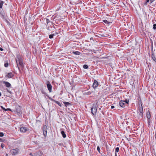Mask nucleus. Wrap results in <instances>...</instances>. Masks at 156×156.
<instances>
[{
  "label": "nucleus",
  "instance_id": "f257e3e1",
  "mask_svg": "<svg viewBox=\"0 0 156 156\" xmlns=\"http://www.w3.org/2000/svg\"><path fill=\"white\" fill-rule=\"evenodd\" d=\"M17 65L18 68L19 66L22 67L23 66V60L20 55L17 56V59L16 60Z\"/></svg>",
  "mask_w": 156,
  "mask_h": 156
},
{
  "label": "nucleus",
  "instance_id": "f03ea898",
  "mask_svg": "<svg viewBox=\"0 0 156 156\" xmlns=\"http://www.w3.org/2000/svg\"><path fill=\"white\" fill-rule=\"evenodd\" d=\"M97 108V104L93 105V107L91 108V112L93 115L96 114Z\"/></svg>",
  "mask_w": 156,
  "mask_h": 156
},
{
  "label": "nucleus",
  "instance_id": "7ed1b4c3",
  "mask_svg": "<svg viewBox=\"0 0 156 156\" xmlns=\"http://www.w3.org/2000/svg\"><path fill=\"white\" fill-rule=\"evenodd\" d=\"M10 152L13 155H16L18 153L19 149L18 148H15L12 149L10 150Z\"/></svg>",
  "mask_w": 156,
  "mask_h": 156
},
{
  "label": "nucleus",
  "instance_id": "20e7f679",
  "mask_svg": "<svg viewBox=\"0 0 156 156\" xmlns=\"http://www.w3.org/2000/svg\"><path fill=\"white\" fill-rule=\"evenodd\" d=\"M46 84L49 91L50 92H51L52 90V86L51 85L49 81H48L46 82Z\"/></svg>",
  "mask_w": 156,
  "mask_h": 156
},
{
  "label": "nucleus",
  "instance_id": "39448f33",
  "mask_svg": "<svg viewBox=\"0 0 156 156\" xmlns=\"http://www.w3.org/2000/svg\"><path fill=\"white\" fill-rule=\"evenodd\" d=\"M47 127L46 126L44 125L43 127V132L44 136H46L47 134Z\"/></svg>",
  "mask_w": 156,
  "mask_h": 156
},
{
  "label": "nucleus",
  "instance_id": "423d86ee",
  "mask_svg": "<svg viewBox=\"0 0 156 156\" xmlns=\"http://www.w3.org/2000/svg\"><path fill=\"white\" fill-rule=\"evenodd\" d=\"M27 130V128L25 127H22L20 128V131L21 132L25 133Z\"/></svg>",
  "mask_w": 156,
  "mask_h": 156
},
{
  "label": "nucleus",
  "instance_id": "0eeeda50",
  "mask_svg": "<svg viewBox=\"0 0 156 156\" xmlns=\"http://www.w3.org/2000/svg\"><path fill=\"white\" fill-rule=\"evenodd\" d=\"M147 119L148 120V123H149L150 122V119L151 118V114L150 112H148L147 113Z\"/></svg>",
  "mask_w": 156,
  "mask_h": 156
},
{
  "label": "nucleus",
  "instance_id": "6e6552de",
  "mask_svg": "<svg viewBox=\"0 0 156 156\" xmlns=\"http://www.w3.org/2000/svg\"><path fill=\"white\" fill-rule=\"evenodd\" d=\"M13 76V74L12 73H9L5 76V77L8 78H11Z\"/></svg>",
  "mask_w": 156,
  "mask_h": 156
},
{
  "label": "nucleus",
  "instance_id": "1a4fd4ad",
  "mask_svg": "<svg viewBox=\"0 0 156 156\" xmlns=\"http://www.w3.org/2000/svg\"><path fill=\"white\" fill-rule=\"evenodd\" d=\"M98 82L96 80H95L93 84V87L95 89L98 86Z\"/></svg>",
  "mask_w": 156,
  "mask_h": 156
},
{
  "label": "nucleus",
  "instance_id": "9d476101",
  "mask_svg": "<svg viewBox=\"0 0 156 156\" xmlns=\"http://www.w3.org/2000/svg\"><path fill=\"white\" fill-rule=\"evenodd\" d=\"M125 101H121L119 103L120 106L122 107H125Z\"/></svg>",
  "mask_w": 156,
  "mask_h": 156
},
{
  "label": "nucleus",
  "instance_id": "9b49d317",
  "mask_svg": "<svg viewBox=\"0 0 156 156\" xmlns=\"http://www.w3.org/2000/svg\"><path fill=\"white\" fill-rule=\"evenodd\" d=\"M138 111L140 113V115H141L143 111V108L142 106H141V107L140 106L139 107Z\"/></svg>",
  "mask_w": 156,
  "mask_h": 156
},
{
  "label": "nucleus",
  "instance_id": "f8f14e48",
  "mask_svg": "<svg viewBox=\"0 0 156 156\" xmlns=\"http://www.w3.org/2000/svg\"><path fill=\"white\" fill-rule=\"evenodd\" d=\"M3 83L5 84V86L7 87H9L11 86V84L9 83L8 82L4 81L3 82Z\"/></svg>",
  "mask_w": 156,
  "mask_h": 156
},
{
  "label": "nucleus",
  "instance_id": "ddd939ff",
  "mask_svg": "<svg viewBox=\"0 0 156 156\" xmlns=\"http://www.w3.org/2000/svg\"><path fill=\"white\" fill-rule=\"evenodd\" d=\"M72 53L76 55H79L80 54V52L78 51H73Z\"/></svg>",
  "mask_w": 156,
  "mask_h": 156
},
{
  "label": "nucleus",
  "instance_id": "4468645a",
  "mask_svg": "<svg viewBox=\"0 0 156 156\" xmlns=\"http://www.w3.org/2000/svg\"><path fill=\"white\" fill-rule=\"evenodd\" d=\"M61 133L64 138L66 137V134H65V132L63 131H62L61 132Z\"/></svg>",
  "mask_w": 156,
  "mask_h": 156
},
{
  "label": "nucleus",
  "instance_id": "2eb2a0df",
  "mask_svg": "<svg viewBox=\"0 0 156 156\" xmlns=\"http://www.w3.org/2000/svg\"><path fill=\"white\" fill-rule=\"evenodd\" d=\"M4 3V2L3 1L0 0V8H2V7L3 4Z\"/></svg>",
  "mask_w": 156,
  "mask_h": 156
},
{
  "label": "nucleus",
  "instance_id": "dca6fc26",
  "mask_svg": "<svg viewBox=\"0 0 156 156\" xmlns=\"http://www.w3.org/2000/svg\"><path fill=\"white\" fill-rule=\"evenodd\" d=\"M88 66L87 65H84L83 66V68L84 69H87L88 68Z\"/></svg>",
  "mask_w": 156,
  "mask_h": 156
},
{
  "label": "nucleus",
  "instance_id": "f3484780",
  "mask_svg": "<svg viewBox=\"0 0 156 156\" xmlns=\"http://www.w3.org/2000/svg\"><path fill=\"white\" fill-rule=\"evenodd\" d=\"M54 34H50L49 36V37L51 39L53 38V36H55Z\"/></svg>",
  "mask_w": 156,
  "mask_h": 156
},
{
  "label": "nucleus",
  "instance_id": "a211bd4d",
  "mask_svg": "<svg viewBox=\"0 0 156 156\" xmlns=\"http://www.w3.org/2000/svg\"><path fill=\"white\" fill-rule=\"evenodd\" d=\"M46 22L47 24L51 22V20L48 18H46Z\"/></svg>",
  "mask_w": 156,
  "mask_h": 156
},
{
  "label": "nucleus",
  "instance_id": "6ab92c4d",
  "mask_svg": "<svg viewBox=\"0 0 156 156\" xmlns=\"http://www.w3.org/2000/svg\"><path fill=\"white\" fill-rule=\"evenodd\" d=\"M103 21L106 24H108L110 23L109 22L108 20H103Z\"/></svg>",
  "mask_w": 156,
  "mask_h": 156
},
{
  "label": "nucleus",
  "instance_id": "aec40b11",
  "mask_svg": "<svg viewBox=\"0 0 156 156\" xmlns=\"http://www.w3.org/2000/svg\"><path fill=\"white\" fill-rule=\"evenodd\" d=\"M152 57L153 59V60L155 62H156V58L155 57L152 55Z\"/></svg>",
  "mask_w": 156,
  "mask_h": 156
},
{
  "label": "nucleus",
  "instance_id": "412c9836",
  "mask_svg": "<svg viewBox=\"0 0 156 156\" xmlns=\"http://www.w3.org/2000/svg\"><path fill=\"white\" fill-rule=\"evenodd\" d=\"M64 104L65 105V106H67V105H69V103L68 102H64Z\"/></svg>",
  "mask_w": 156,
  "mask_h": 156
},
{
  "label": "nucleus",
  "instance_id": "4be33fe9",
  "mask_svg": "<svg viewBox=\"0 0 156 156\" xmlns=\"http://www.w3.org/2000/svg\"><path fill=\"white\" fill-rule=\"evenodd\" d=\"M9 64L8 62L5 63L4 65V66L5 67H7L8 66Z\"/></svg>",
  "mask_w": 156,
  "mask_h": 156
},
{
  "label": "nucleus",
  "instance_id": "5701e85b",
  "mask_svg": "<svg viewBox=\"0 0 156 156\" xmlns=\"http://www.w3.org/2000/svg\"><path fill=\"white\" fill-rule=\"evenodd\" d=\"M56 103L59 106L61 107L62 106L61 104L58 101H56Z\"/></svg>",
  "mask_w": 156,
  "mask_h": 156
},
{
  "label": "nucleus",
  "instance_id": "b1692460",
  "mask_svg": "<svg viewBox=\"0 0 156 156\" xmlns=\"http://www.w3.org/2000/svg\"><path fill=\"white\" fill-rule=\"evenodd\" d=\"M119 151V148L118 147H116L115 149V152H118Z\"/></svg>",
  "mask_w": 156,
  "mask_h": 156
},
{
  "label": "nucleus",
  "instance_id": "393cba45",
  "mask_svg": "<svg viewBox=\"0 0 156 156\" xmlns=\"http://www.w3.org/2000/svg\"><path fill=\"white\" fill-rule=\"evenodd\" d=\"M4 136V134L2 132H0V137H2Z\"/></svg>",
  "mask_w": 156,
  "mask_h": 156
},
{
  "label": "nucleus",
  "instance_id": "a878e982",
  "mask_svg": "<svg viewBox=\"0 0 156 156\" xmlns=\"http://www.w3.org/2000/svg\"><path fill=\"white\" fill-rule=\"evenodd\" d=\"M153 28L154 30H155L156 29V24H154Z\"/></svg>",
  "mask_w": 156,
  "mask_h": 156
},
{
  "label": "nucleus",
  "instance_id": "bb28decb",
  "mask_svg": "<svg viewBox=\"0 0 156 156\" xmlns=\"http://www.w3.org/2000/svg\"><path fill=\"white\" fill-rule=\"evenodd\" d=\"M97 150L98 151V152H99V153H100V147L99 146H98L97 147Z\"/></svg>",
  "mask_w": 156,
  "mask_h": 156
},
{
  "label": "nucleus",
  "instance_id": "cd10ccee",
  "mask_svg": "<svg viewBox=\"0 0 156 156\" xmlns=\"http://www.w3.org/2000/svg\"><path fill=\"white\" fill-rule=\"evenodd\" d=\"M107 156H112V154L111 153H108L107 155Z\"/></svg>",
  "mask_w": 156,
  "mask_h": 156
},
{
  "label": "nucleus",
  "instance_id": "c85d7f7f",
  "mask_svg": "<svg viewBox=\"0 0 156 156\" xmlns=\"http://www.w3.org/2000/svg\"><path fill=\"white\" fill-rule=\"evenodd\" d=\"M5 146V145L3 144H2L1 145V147L2 148H3Z\"/></svg>",
  "mask_w": 156,
  "mask_h": 156
},
{
  "label": "nucleus",
  "instance_id": "c756f323",
  "mask_svg": "<svg viewBox=\"0 0 156 156\" xmlns=\"http://www.w3.org/2000/svg\"><path fill=\"white\" fill-rule=\"evenodd\" d=\"M129 102V101L127 100H126L125 101V103L126 104H128Z\"/></svg>",
  "mask_w": 156,
  "mask_h": 156
},
{
  "label": "nucleus",
  "instance_id": "7c9ffc66",
  "mask_svg": "<svg viewBox=\"0 0 156 156\" xmlns=\"http://www.w3.org/2000/svg\"><path fill=\"white\" fill-rule=\"evenodd\" d=\"M150 0H147L146 1V3H145V5H147V3L148 2H149V1Z\"/></svg>",
  "mask_w": 156,
  "mask_h": 156
},
{
  "label": "nucleus",
  "instance_id": "2f4dec72",
  "mask_svg": "<svg viewBox=\"0 0 156 156\" xmlns=\"http://www.w3.org/2000/svg\"><path fill=\"white\" fill-rule=\"evenodd\" d=\"M1 108H2V109H3V110H6V109H5V108H4V107H3L2 106H1Z\"/></svg>",
  "mask_w": 156,
  "mask_h": 156
},
{
  "label": "nucleus",
  "instance_id": "473e14b6",
  "mask_svg": "<svg viewBox=\"0 0 156 156\" xmlns=\"http://www.w3.org/2000/svg\"><path fill=\"white\" fill-rule=\"evenodd\" d=\"M155 0H150V1L151 2V3H152Z\"/></svg>",
  "mask_w": 156,
  "mask_h": 156
},
{
  "label": "nucleus",
  "instance_id": "72a5a7b5",
  "mask_svg": "<svg viewBox=\"0 0 156 156\" xmlns=\"http://www.w3.org/2000/svg\"><path fill=\"white\" fill-rule=\"evenodd\" d=\"M7 110L11 111V109L10 108H8V109H6V110H5V111H7Z\"/></svg>",
  "mask_w": 156,
  "mask_h": 156
},
{
  "label": "nucleus",
  "instance_id": "f704fd0d",
  "mask_svg": "<svg viewBox=\"0 0 156 156\" xmlns=\"http://www.w3.org/2000/svg\"><path fill=\"white\" fill-rule=\"evenodd\" d=\"M114 108H115V107L114 106H112L111 107V108L112 109Z\"/></svg>",
  "mask_w": 156,
  "mask_h": 156
},
{
  "label": "nucleus",
  "instance_id": "c9c22d12",
  "mask_svg": "<svg viewBox=\"0 0 156 156\" xmlns=\"http://www.w3.org/2000/svg\"><path fill=\"white\" fill-rule=\"evenodd\" d=\"M3 49L2 48H0V50L1 51H3Z\"/></svg>",
  "mask_w": 156,
  "mask_h": 156
},
{
  "label": "nucleus",
  "instance_id": "e433bc0d",
  "mask_svg": "<svg viewBox=\"0 0 156 156\" xmlns=\"http://www.w3.org/2000/svg\"><path fill=\"white\" fill-rule=\"evenodd\" d=\"M0 141L1 142H3L2 139H0Z\"/></svg>",
  "mask_w": 156,
  "mask_h": 156
},
{
  "label": "nucleus",
  "instance_id": "4c0bfd02",
  "mask_svg": "<svg viewBox=\"0 0 156 156\" xmlns=\"http://www.w3.org/2000/svg\"><path fill=\"white\" fill-rule=\"evenodd\" d=\"M115 156H117V154L116 153H115Z\"/></svg>",
  "mask_w": 156,
  "mask_h": 156
},
{
  "label": "nucleus",
  "instance_id": "58836bf2",
  "mask_svg": "<svg viewBox=\"0 0 156 156\" xmlns=\"http://www.w3.org/2000/svg\"><path fill=\"white\" fill-rule=\"evenodd\" d=\"M155 139H156V131L155 132Z\"/></svg>",
  "mask_w": 156,
  "mask_h": 156
},
{
  "label": "nucleus",
  "instance_id": "ea45409f",
  "mask_svg": "<svg viewBox=\"0 0 156 156\" xmlns=\"http://www.w3.org/2000/svg\"><path fill=\"white\" fill-rule=\"evenodd\" d=\"M30 155L31 156H33V155L32 154V153H30Z\"/></svg>",
  "mask_w": 156,
  "mask_h": 156
},
{
  "label": "nucleus",
  "instance_id": "a19ab883",
  "mask_svg": "<svg viewBox=\"0 0 156 156\" xmlns=\"http://www.w3.org/2000/svg\"><path fill=\"white\" fill-rule=\"evenodd\" d=\"M1 93L0 92V96H1Z\"/></svg>",
  "mask_w": 156,
  "mask_h": 156
}]
</instances>
